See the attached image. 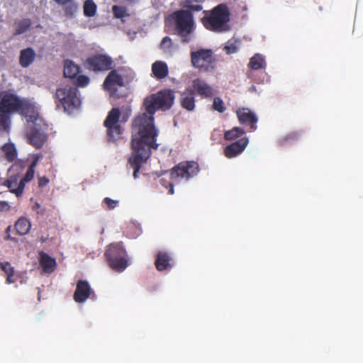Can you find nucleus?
I'll list each match as a JSON object with an SVG mask.
<instances>
[{"label": "nucleus", "mask_w": 363, "mask_h": 363, "mask_svg": "<svg viewBox=\"0 0 363 363\" xmlns=\"http://www.w3.org/2000/svg\"><path fill=\"white\" fill-rule=\"evenodd\" d=\"M174 101V92L170 89H163L156 94L147 96L143 106L147 113L136 116L131 128V155L128 163L133 168V177L138 174L152 154V149L157 150V137L158 131L154 122V114L157 110L169 109Z\"/></svg>", "instance_id": "f257e3e1"}, {"label": "nucleus", "mask_w": 363, "mask_h": 363, "mask_svg": "<svg viewBox=\"0 0 363 363\" xmlns=\"http://www.w3.org/2000/svg\"><path fill=\"white\" fill-rule=\"evenodd\" d=\"M173 26L174 33L178 35L184 43H189L193 38L195 22L193 13L185 9L174 11L168 17Z\"/></svg>", "instance_id": "f03ea898"}, {"label": "nucleus", "mask_w": 363, "mask_h": 363, "mask_svg": "<svg viewBox=\"0 0 363 363\" xmlns=\"http://www.w3.org/2000/svg\"><path fill=\"white\" fill-rule=\"evenodd\" d=\"M201 21L205 28L215 33H223L229 30L230 11L225 4H219L210 11H204Z\"/></svg>", "instance_id": "7ed1b4c3"}, {"label": "nucleus", "mask_w": 363, "mask_h": 363, "mask_svg": "<svg viewBox=\"0 0 363 363\" xmlns=\"http://www.w3.org/2000/svg\"><path fill=\"white\" fill-rule=\"evenodd\" d=\"M25 102L14 94L0 92V130L7 131L11 124V115L23 109Z\"/></svg>", "instance_id": "20e7f679"}, {"label": "nucleus", "mask_w": 363, "mask_h": 363, "mask_svg": "<svg viewBox=\"0 0 363 363\" xmlns=\"http://www.w3.org/2000/svg\"><path fill=\"white\" fill-rule=\"evenodd\" d=\"M135 73L130 69L123 67L112 69L105 78L103 86L111 96L117 94L118 89L128 85L134 79Z\"/></svg>", "instance_id": "39448f33"}, {"label": "nucleus", "mask_w": 363, "mask_h": 363, "mask_svg": "<svg viewBox=\"0 0 363 363\" xmlns=\"http://www.w3.org/2000/svg\"><path fill=\"white\" fill-rule=\"evenodd\" d=\"M104 256L108 266L116 272H123L128 267L127 253L122 242L111 243Z\"/></svg>", "instance_id": "423d86ee"}, {"label": "nucleus", "mask_w": 363, "mask_h": 363, "mask_svg": "<svg viewBox=\"0 0 363 363\" xmlns=\"http://www.w3.org/2000/svg\"><path fill=\"white\" fill-rule=\"evenodd\" d=\"M55 99L57 105H61L66 111H72L79 107L81 104L78 89L74 86H65L57 89Z\"/></svg>", "instance_id": "0eeeda50"}, {"label": "nucleus", "mask_w": 363, "mask_h": 363, "mask_svg": "<svg viewBox=\"0 0 363 363\" xmlns=\"http://www.w3.org/2000/svg\"><path fill=\"white\" fill-rule=\"evenodd\" d=\"M121 111L118 108H113L108 113L104 122L106 128L107 140L110 143H116L122 138L124 128L120 124Z\"/></svg>", "instance_id": "6e6552de"}, {"label": "nucleus", "mask_w": 363, "mask_h": 363, "mask_svg": "<svg viewBox=\"0 0 363 363\" xmlns=\"http://www.w3.org/2000/svg\"><path fill=\"white\" fill-rule=\"evenodd\" d=\"M199 172V167L194 161L182 162L175 165L170 170V177L172 180H189L195 177Z\"/></svg>", "instance_id": "1a4fd4ad"}, {"label": "nucleus", "mask_w": 363, "mask_h": 363, "mask_svg": "<svg viewBox=\"0 0 363 363\" xmlns=\"http://www.w3.org/2000/svg\"><path fill=\"white\" fill-rule=\"evenodd\" d=\"M191 61L192 65L204 72L214 68L215 59L211 49H199L191 52Z\"/></svg>", "instance_id": "9d476101"}, {"label": "nucleus", "mask_w": 363, "mask_h": 363, "mask_svg": "<svg viewBox=\"0 0 363 363\" xmlns=\"http://www.w3.org/2000/svg\"><path fill=\"white\" fill-rule=\"evenodd\" d=\"M86 69L94 72H106L114 65L113 59L104 54H96L89 57L84 62Z\"/></svg>", "instance_id": "9b49d317"}, {"label": "nucleus", "mask_w": 363, "mask_h": 363, "mask_svg": "<svg viewBox=\"0 0 363 363\" xmlns=\"http://www.w3.org/2000/svg\"><path fill=\"white\" fill-rule=\"evenodd\" d=\"M95 297V293L87 281L81 279L77 281L73 296L74 300L77 303H84L89 298Z\"/></svg>", "instance_id": "f8f14e48"}, {"label": "nucleus", "mask_w": 363, "mask_h": 363, "mask_svg": "<svg viewBox=\"0 0 363 363\" xmlns=\"http://www.w3.org/2000/svg\"><path fill=\"white\" fill-rule=\"evenodd\" d=\"M236 115L240 124L248 125L252 131L257 129L258 118L251 110L247 108H241L236 111Z\"/></svg>", "instance_id": "ddd939ff"}, {"label": "nucleus", "mask_w": 363, "mask_h": 363, "mask_svg": "<svg viewBox=\"0 0 363 363\" xmlns=\"http://www.w3.org/2000/svg\"><path fill=\"white\" fill-rule=\"evenodd\" d=\"M249 143L247 137L244 136L238 140L232 143L224 148V155L227 158H233L240 155Z\"/></svg>", "instance_id": "4468645a"}, {"label": "nucleus", "mask_w": 363, "mask_h": 363, "mask_svg": "<svg viewBox=\"0 0 363 363\" xmlns=\"http://www.w3.org/2000/svg\"><path fill=\"white\" fill-rule=\"evenodd\" d=\"M155 265L160 272L170 269L174 266L173 258L169 253L160 251L156 256Z\"/></svg>", "instance_id": "2eb2a0df"}, {"label": "nucleus", "mask_w": 363, "mask_h": 363, "mask_svg": "<svg viewBox=\"0 0 363 363\" xmlns=\"http://www.w3.org/2000/svg\"><path fill=\"white\" fill-rule=\"evenodd\" d=\"M36 58V53L33 48H27L20 51L18 62L21 67L30 66Z\"/></svg>", "instance_id": "dca6fc26"}, {"label": "nucleus", "mask_w": 363, "mask_h": 363, "mask_svg": "<svg viewBox=\"0 0 363 363\" xmlns=\"http://www.w3.org/2000/svg\"><path fill=\"white\" fill-rule=\"evenodd\" d=\"M28 140L29 143L35 148L39 149L43 147L47 140V135L36 128H33L28 133Z\"/></svg>", "instance_id": "f3484780"}, {"label": "nucleus", "mask_w": 363, "mask_h": 363, "mask_svg": "<svg viewBox=\"0 0 363 363\" xmlns=\"http://www.w3.org/2000/svg\"><path fill=\"white\" fill-rule=\"evenodd\" d=\"M40 265L45 273L50 274L54 272L56 267V261L44 252H40Z\"/></svg>", "instance_id": "a211bd4d"}, {"label": "nucleus", "mask_w": 363, "mask_h": 363, "mask_svg": "<svg viewBox=\"0 0 363 363\" xmlns=\"http://www.w3.org/2000/svg\"><path fill=\"white\" fill-rule=\"evenodd\" d=\"M152 72L157 79H162L169 74L168 67L163 61H156L152 65Z\"/></svg>", "instance_id": "6ab92c4d"}, {"label": "nucleus", "mask_w": 363, "mask_h": 363, "mask_svg": "<svg viewBox=\"0 0 363 363\" xmlns=\"http://www.w3.org/2000/svg\"><path fill=\"white\" fill-rule=\"evenodd\" d=\"M193 87L194 90L202 96L211 97L213 96L212 88L200 79H196L193 82Z\"/></svg>", "instance_id": "aec40b11"}, {"label": "nucleus", "mask_w": 363, "mask_h": 363, "mask_svg": "<svg viewBox=\"0 0 363 363\" xmlns=\"http://www.w3.org/2000/svg\"><path fill=\"white\" fill-rule=\"evenodd\" d=\"M181 105L188 111H193L194 109L195 99L194 91L191 90L182 94Z\"/></svg>", "instance_id": "412c9836"}, {"label": "nucleus", "mask_w": 363, "mask_h": 363, "mask_svg": "<svg viewBox=\"0 0 363 363\" xmlns=\"http://www.w3.org/2000/svg\"><path fill=\"white\" fill-rule=\"evenodd\" d=\"M79 72V67L71 60H66L64 66V76L67 78L74 79Z\"/></svg>", "instance_id": "4be33fe9"}, {"label": "nucleus", "mask_w": 363, "mask_h": 363, "mask_svg": "<svg viewBox=\"0 0 363 363\" xmlns=\"http://www.w3.org/2000/svg\"><path fill=\"white\" fill-rule=\"evenodd\" d=\"M31 228L30 222L24 217L20 218L15 223V228L21 235H26Z\"/></svg>", "instance_id": "5701e85b"}, {"label": "nucleus", "mask_w": 363, "mask_h": 363, "mask_svg": "<svg viewBox=\"0 0 363 363\" xmlns=\"http://www.w3.org/2000/svg\"><path fill=\"white\" fill-rule=\"evenodd\" d=\"M31 21L29 18H23L16 21L14 23L15 33L14 35H20L27 31L31 26Z\"/></svg>", "instance_id": "b1692460"}, {"label": "nucleus", "mask_w": 363, "mask_h": 363, "mask_svg": "<svg viewBox=\"0 0 363 363\" xmlns=\"http://www.w3.org/2000/svg\"><path fill=\"white\" fill-rule=\"evenodd\" d=\"M0 268L6 274V284H10L16 282V279L13 278L14 275V268L11 266L10 262H0Z\"/></svg>", "instance_id": "393cba45"}, {"label": "nucleus", "mask_w": 363, "mask_h": 363, "mask_svg": "<svg viewBox=\"0 0 363 363\" xmlns=\"http://www.w3.org/2000/svg\"><path fill=\"white\" fill-rule=\"evenodd\" d=\"M245 134V131L240 127H234L231 130H227L224 133L225 140H235L240 139Z\"/></svg>", "instance_id": "a878e982"}, {"label": "nucleus", "mask_w": 363, "mask_h": 363, "mask_svg": "<svg viewBox=\"0 0 363 363\" xmlns=\"http://www.w3.org/2000/svg\"><path fill=\"white\" fill-rule=\"evenodd\" d=\"M248 66L253 70L264 68L265 61L264 57L260 54H255L250 58Z\"/></svg>", "instance_id": "bb28decb"}, {"label": "nucleus", "mask_w": 363, "mask_h": 363, "mask_svg": "<svg viewBox=\"0 0 363 363\" xmlns=\"http://www.w3.org/2000/svg\"><path fill=\"white\" fill-rule=\"evenodd\" d=\"M2 150L5 154V158L8 162H12L17 157V150L13 144L6 143L3 145Z\"/></svg>", "instance_id": "cd10ccee"}, {"label": "nucleus", "mask_w": 363, "mask_h": 363, "mask_svg": "<svg viewBox=\"0 0 363 363\" xmlns=\"http://www.w3.org/2000/svg\"><path fill=\"white\" fill-rule=\"evenodd\" d=\"M62 7L65 12V16L68 18H73L78 9V5L74 1V0L67 3V4L62 5Z\"/></svg>", "instance_id": "c85d7f7f"}, {"label": "nucleus", "mask_w": 363, "mask_h": 363, "mask_svg": "<svg viewBox=\"0 0 363 363\" xmlns=\"http://www.w3.org/2000/svg\"><path fill=\"white\" fill-rule=\"evenodd\" d=\"M84 14L86 17H93L96 13V5L92 0H86L84 4Z\"/></svg>", "instance_id": "c756f323"}, {"label": "nucleus", "mask_w": 363, "mask_h": 363, "mask_svg": "<svg viewBox=\"0 0 363 363\" xmlns=\"http://www.w3.org/2000/svg\"><path fill=\"white\" fill-rule=\"evenodd\" d=\"M173 43L172 39L169 36H165L162 38L160 48L165 53H169L172 51Z\"/></svg>", "instance_id": "7c9ffc66"}, {"label": "nucleus", "mask_w": 363, "mask_h": 363, "mask_svg": "<svg viewBox=\"0 0 363 363\" xmlns=\"http://www.w3.org/2000/svg\"><path fill=\"white\" fill-rule=\"evenodd\" d=\"M18 184V176H11L7 179H6L3 185L8 187L10 191L13 194V189H16Z\"/></svg>", "instance_id": "2f4dec72"}, {"label": "nucleus", "mask_w": 363, "mask_h": 363, "mask_svg": "<svg viewBox=\"0 0 363 363\" xmlns=\"http://www.w3.org/2000/svg\"><path fill=\"white\" fill-rule=\"evenodd\" d=\"M112 12L114 16L117 18H122L126 16H128L125 8L117 5H114L112 7Z\"/></svg>", "instance_id": "473e14b6"}, {"label": "nucleus", "mask_w": 363, "mask_h": 363, "mask_svg": "<svg viewBox=\"0 0 363 363\" xmlns=\"http://www.w3.org/2000/svg\"><path fill=\"white\" fill-rule=\"evenodd\" d=\"M194 0H185L184 3V7L186 8L187 11H190L191 13L192 11H200L202 10L203 7L200 4H193Z\"/></svg>", "instance_id": "72a5a7b5"}, {"label": "nucleus", "mask_w": 363, "mask_h": 363, "mask_svg": "<svg viewBox=\"0 0 363 363\" xmlns=\"http://www.w3.org/2000/svg\"><path fill=\"white\" fill-rule=\"evenodd\" d=\"M213 106L214 110L219 113H223L225 110L223 100L219 97H216L213 99Z\"/></svg>", "instance_id": "f704fd0d"}, {"label": "nucleus", "mask_w": 363, "mask_h": 363, "mask_svg": "<svg viewBox=\"0 0 363 363\" xmlns=\"http://www.w3.org/2000/svg\"><path fill=\"white\" fill-rule=\"evenodd\" d=\"M27 182H25L24 179L22 178L18 183L16 189H13V194H15L16 197L19 198L23 195Z\"/></svg>", "instance_id": "c9c22d12"}, {"label": "nucleus", "mask_w": 363, "mask_h": 363, "mask_svg": "<svg viewBox=\"0 0 363 363\" xmlns=\"http://www.w3.org/2000/svg\"><path fill=\"white\" fill-rule=\"evenodd\" d=\"M103 203L106 205L107 209L113 210L118 206L119 201L118 200H113L109 197H106L104 199Z\"/></svg>", "instance_id": "e433bc0d"}, {"label": "nucleus", "mask_w": 363, "mask_h": 363, "mask_svg": "<svg viewBox=\"0 0 363 363\" xmlns=\"http://www.w3.org/2000/svg\"><path fill=\"white\" fill-rule=\"evenodd\" d=\"M89 83V78L85 75H79L77 78L76 84L78 86L84 87Z\"/></svg>", "instance_id": "4c0bfd02"}, {"label": "nucleus", "mask_w": 363, "mask_h": 363, "mask_svg": "<svg viewBox=\"0 0 363 363\" xmlns=\"http://www.w3.org/2000/svg\"><path fill=\"white\" fill-rule=\"evenodd\" d=\"M238 49L239 48L235 42L230 43L225 45L224 48V50H225L227 54L235 53L238 51Z\"/></svg>", "instance_id": "58836bf2"}, {"label": "nucleus", "mask_w": 363, "mask_h": 363, "mask_svg": "<svg viewBox=\"0 0 363 363\" xmlns=\"http://www.w3.org/2000/svg\"><path fill=\"white\" fill-rule=\"evenodd\" d=\"M160 183L165 188H168L169 189V191H168V194H173L174 193V185L171 182H169L168 181H167L166 179H161L160 180Z\"/></svg>", "instance_id": "ea45409f"}, {"label": "nucleus", "mask_w": 363, "mask_h": 363, "mask_svg": "<svg viewBox=\"0 0 363 363\" xmlns=\"http://www.w3.org/2000/svg\"><path fill=\"white\" fill-rule=\"evenodd\" d=\"M34 174L35 169L28 167L23 179H24L25 182H30L34 177Z\"/></svg>", "instance_id": "a19ab883"}, {"label": "nucleus", "mask_w": 363, "mask_h": 363, "mask_svg": "<svg viewBox=\"0 0 363 363\" xmlns=\"http://www.w3.org/2000/svg\"><path fill=\"white\" fill-rule=\"evenodd\" d=\"M50 182V180L46 177H38V186L42 188L46 186Z\"/></svg>", "instance_id": "79ce46f5"}, {"label": "nucleus", "mask_w": 363, "mask_h": 363, "mask_svg": "<svg viewBox=\"0 0 363 363\" xmlns=\"http://www.w3.org/2000/svg\"><path fill=\"white\" fill-rule=\"evenodd\" d=\"M10 206L6 201H0V211H9Z\"/></svg>", "instance_id": "37998d69"}, {"label": "nucleus", "mask_w": 363, "mask_h": 363, "mask_svg": "<svg viewBox=\"0 0 363 363\" xmlns=\"http://www.w3.org/2000/svg\"><path fill=\"white\" fill-rule=\"evenodd\" d=\"M38 157H35L33 160L32 161L31 164L29 165V168H31L33 169H35L37 164H38Z\"/></svg>", "instance_id": "c03bdc74"}, {"label": "nucleus", "mask_w": 363, "mask_h": 363, "mask_svg": "<svg viewBox=\"0 0 363 363\" xmlns=\"http://www.w3.org/2000/svg\"><path fill=\"white\" fill-rule=\"evenodd\" d=\"M57 4L59 5H65L67 4V3L72 1V0H54Z\"/></svg>", "instance_id": "a18cd8bd"}, {"label": "nucleus", "mask_w": 363, "mask_h": 363, "mask_svg": "<svg viewBox=\"0 0 363 363\" xmlns=\"http://www.w3.org/2000/svg\"><path fill=\"white\" fill-rule=\"evenodd\" d=\"M298 136V133H291L288 135L290 139H296Z\"/></svg>", "instance_id": "49530a36"}, {"label": "nucleus", "mask_w": 363, "mask_h": 363, "mask_svg": "<svg viewBox=\"0 0 363 363\" xmlns=\"http://www.w3.org/2000/svg\"><path fill=\"white\" fill-rule=\"evenodd\" d=\"M35 207L39 208L40 207V204L38 203H35Z\"/></svg>", "instance_id": "de8ad7c7"}, {"label": "nucleus", "mask_w": 363, "mask_h": 363, "mask_svg": "<svg viewBox=\"0 0 363 363\" xmlns=\"http://www.w3.org/2000/svg\"><path fill=\"white\" fill-rule=\"evenodd\" d=\"M123 119L124 122H125L127 121V118H125V117H123Z\"/></svg>", "instance_id": "09e8293b"}]
</instances>
